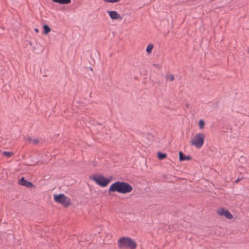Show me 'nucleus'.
I'll return each instance as SVG.
<instances>
[{
	"label": "nucleus",
	"mask_w": 249,
	"mask_h": 249,
	"mask_svg": "<svg viewBox=\"0 0 249 249\" xmlns=\"http://www.w3.org/2000/svg\"><path fill=\"white\" fill-rule=\"evenodd\" d=\"M132 190V186L129 183L124 181H116L112 184L109 187L108 194H110L111 192L126 194L131 192Z\"/></svg>",
	"instance_id": "nucleus-1"
},
{
	"label": "nucleus",
	"mask_w": 249,
	"mask_h": 249,
	"mask_svg": "<svg viewBox=\"0 0 249 249\" xmlns=\"http://www.w3.org/2000/svg\"><path fill=\"white\" fill-rule=\"evenodd\" d=\"M118 243L120 249L127 248L130 249H135L137 246L135 242L128 237H122L118 240Z\"/></svg>",
	"instance_id": "nucleus-2"
},
{
	"label": "nucleus",
	"mask_w": 249,
	"mask_h": 249,
	"mask_svg": "<svg viewBox=\"0 0 249 249\" xmlns=\"http://www.w3.org/2000/svg\"><path fill=\"white\" fill-rule=\"evenodd\" d=\"M112 178V177H110V178H107L101 174H97L90 177V178L92 180L94 181L97 184L102 187H106L111 181Z\"/></svg>",
	"instance_id": "nucleus-3"
},
{
	"label": "nucleus",
	"mask_w": 249,
	"mask_h": 249,
	"mask_svg": "<svg viewBox=\"0 0 249 249\" xmlns=\"http://www.w3.org/2000/svg\"><path fill=\"white\" fill-rule=\"evenodd\" d=\"M54 200L56 202L63 205L64 207H68L72 204L71 199L63 194L54 195Z\"/></svg>",
	"instance_id": "nucleus-4"
},
{
	"label": "nucleus",
	"mask_w": 249,
	"mask_h": 249,
	"mask_svg": "<svg viewBox=\"0 0 249 249\" xmlns=\"http://www.w3.org/2000/svg\"><path fill=\"white\" fill-rule=\"evenodd\" d=\"M205 135L203 133L196 134L192 142V145H194L196 148H201L204 142Z\"/></svg>",
	"instance_id": "nucleus-5"
},
{
	"label": "nucleus",
	"mask_w": 249,
	"mask_h": 249,
	"mask_svg": "<svg viewBox=\"0 0 249 249\" xmlns=\"http://www.w3.org/2000/svg\"><path fill=\"white\" fill-rule=\"evenodd\" d=\"M217 213L220 215H224L226 218L228 219H231L233 218L232 215L229 211L225 210L223 208L218 209L217 210Z\"/></svg>",
	"instance_id": "nucleus-6"
},
{
	"label": "nucleus",
	"mask_w": 249,
	"mask_h": 249,
	"mask_svg": "<svg viewBox=\"0 0 249 249\" xmlns=\"http://www.w3.org/2000/svg\"><path fill=\"white\" fill-rule=\"evenodd\" d=\"M18 183L20 185L27 187L28 188H32L34 186L33 184L31 182L24 179L23 177L19 180Z\"/></svg>",
	"instance_id": "nucleus-7"
},
{
	"label": "nucleus",
	"mask_w": 249,
	"mask_h": 249,
	"mask_svg": "<svg viewBox=\"0 0 249 249\" xmlns=\"http://www.w3.org/2000/svg\"><path fill=\"white\" fill-rule=\"evenodd\" d=\"M107 13L112 19H122L121 16L116 11H108Z\"/></svg>",
	"instance_id": "nucleus-8"
},
{
	"label": "nucleus",
	"mask_w": 249,
	"mask_h": 249,
	"mask_svg": "<svg viewBox=\"0 0 249 249\" xmlns=\"http://www.w3.org/2000/svg\"><path fill=\"white\" fill-rule=\"evenodd\" d=\"M179 159L180 161H184L185 160H191L192 158L190 156L187 155L185 156L183 154L182 152L179 151Z\"/></svg>",
	"instance_id": "nucleus-9"
},
{
	"label": "nucleus",
	"mask_w": 249,
	"mask_h": 249,
	"mask_svg": "<svg viewBox=\"0 0 249 249\" xmlns=\"http://www.w3.org/2000/svg\"><path fill=\"white\" fill-rule=\"evenodd\" d=\"M54 2L58 3L59 4H69L71 2V0H52Z\"/></svg>",
	"instance_id": "nucleus-10"
},
{
	"label": "nucleus",
	"mask_w": 249,
	"mask_h": 249,
	"mask_svg": "<svg viewBox=\"0 0 249 249\" xmlns=\"http://www.w3.org/2000/svg\"><path fill=\"white\" fill-rule=\"evenodd\" d=\"M166 80H169L171 81H174L175 78L173 74L171 73H167L165 75V76Z\"/></svg>",
	"instance_id": "nucleus-11"
},
{
	"label": "nucleus",
	"mask_w": 249,
	"mask_h": 249,
	"mask_svg": "<svg viewBox=\"0 0 249 249\" xmlns=\"http://www.w3.org/2000/svg\"><path fill=\"white\" fill-rule=\"evenodd\" d=\"M166 157L167 154L165 153H163L160 152L158 153V157L159 159L160 160H162L165 159Z\"/></svg>",
	"instance_id": "nucleus-12"
},
{
	"label": "nucleus",
	"mask_w": 249,
	"mask_h": 249,
	"mask_svg": "<svg viewBox=\"0 0 249 249\" xmlns=\"http://www.w3.org/2000/svg\"><path fill=\"white\" fill-rule=\"evenodd\" d=\"M44 33L45 34H48L51 31V29L48 25L43 26Z\"/></svg>",
	"instance_id": "nucleus-13"
},
{
	"label": "nucleus",
	"mask_w": 249,
	"mask_h": 249,
	"mask_svg": "<svg viewBox=\"0 0 249 249\" xmlns=\"http://www.w3.org/2000/svg\"><path fill=\"white\" fill-rule=\"evenodd\" d=\"M154 46L152 44H149L146 48V52L148 53H151Z\"/></svg>",
	"instance_id": "nucleus-14"
},
{
	"label": "nucleus",
	"mask_w": 249,
	"mask_h": 249,
	"mask_svg": "<svg viewBox=\"0 0 249 249\" xmlns=\"http://www.w3.org/2000/svg\"><path fill=\"white\" fill-rule=\"evenodd\" d=\"M2 155L7 157H10L13 155V153L12 152L3 151Z\"/></svg>",
	"instance_id": "nucleus-15"
},
{
	"label": "nucleus",
	"mask_w": 249,
	"mask_h": 249,
	"mask_svg": "<svg viewBox=\"0 0 249 249\" xmlns=\"http://www.w3.org/2000/svg\"><path fill=\"white\" fill-rule=\"evenodd\" d=\"M204 124H205V123L203 120H200L199 121V126L201 129H202L204 127Z\"/></svg>",
	"instance_id": "nucleus-16"
},
{
	"label": "nucleus",
	"mask_w": 249,
	"mask_h": 249,
	"mask_svg": "<svg viewBox=\"0 0 249 249\" xmlns=\"http://www.w3.org/2000/svg\"><path fill=\"white\" fill-rule=\"evenodd\" d=\"M39 142V141L37 139H35L33 141V143L35 144H37Z\"/></svg>",
	"instance_id": "nucleus-17"
},
{
	"label": "nucleus",
	"mask_w": 249,
	"mask_h": 249,
	"mask_svg": "<svg viewBox=\"0 0 249 249\" xmlns=\"http://www.w3.org/2000/svg\"><path fill=\"white\" fill-rule=\"evenodd\" d=\"M240 180H241V178H237L235 181V183H238V182H239L240 181Z\"/></svg>",
	"instance_id": "nucleus-18"
},
{
	"label": "nucleus",
	"mask_w": 249,
	"mask_h": 249,
	"mask_svg": "<svg viewBox=\"0 0 249 249\" xmlns=\"http://www.w3.org/2000/svg\"><path fill=\"white\" fill-rule=\"evenodd\" d=\"M35 31L36 32V33H38L39 32V30L37 28H35Z\"/></svg>",
	"instance_id": "nucleus-19"
},
{
	"label": "nucleus",
	"mask_w": 249,
	"mask_h": 249,
	"mask_svg": "<svg viewBox=\"0 0 249 249\" xmlns=\"http://www.w3.org/2000/svg\"><path fill=\"white\" fill-rule=\"evenodd\" d=\"M157 65H157V64H154V66H156V67H157Z\"/></svg>",
	"instance_id": "nucleus-20"
},
{
	"label": "nucleus",
	"mask_w": 249,
	"mask_h": 249,
	"mask_svg": "<svg viewBox=\"0 0 249 249\" xmlns=\"http://www.w3.org/2000/svg\"><path fill=\"white\" fill-rule=\"evenodd\" d=\"M30 45L31 46L32 45V43L31 42H30Z\"/></svg>",
	"instance_id": "nucleus-21"
},
{
	"label": "nucleus",
	"mask_w": 249,
	"mask_h": 249,
	"mask_svg": "<svg viewBox=\"0 0 249 249\" xmlns=\"http://www.w3.org/2000/svg\"><path fill=\"white\" fill-rule=\"evenodd\" d=\"M188 104H187V105H186V107H188Z\"/></svg>",
	"instance_id": "nucleus-22"
},
{
	"label": "nucleus",
	"mask_w": 249,
	"mask_h": 249,
	"mask_svg": "<svg viewBox=\"0 0 249 249\" xmlns=\"http://www.w3.org/2000/svg\"><path fill=\"white\" fill-rule=\"evenodd\" d=\"M1 150H0V153H1Z\"/></svg>",
	"instance_id": "nucleus-23"
}]
</instances>
